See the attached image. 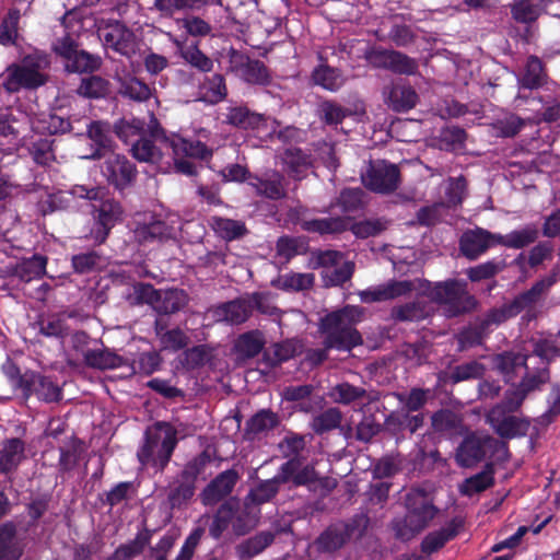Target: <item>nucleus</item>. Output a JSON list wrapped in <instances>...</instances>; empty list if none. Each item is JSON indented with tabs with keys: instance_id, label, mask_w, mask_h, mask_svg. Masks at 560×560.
Segmentation results:
<instances>
[{
	"instance_id": "obj_1",
	"label": "nucleus",
	"mask_w": 560,
	"mask_h": 560,
	"mask_svg": "<svg viewBox=\"0 0 560 560\" xmlns=\"http://www.w3.org/2000/svg\"><path fill=\"white\" fill-rule=\"evenodd\" d=\"M148 132L150 137H141L132 144L133 156L141 161L156 164L160 170L163 167V160L167 156L165 164L170 166V160L173 161L174 168L177 173L184 175H194L196 165L187 159L208 160L212 151L202 142L210 132L200 129L197 140H189L179 136H165L164 130L160 127L158 119L151 115L148 124Z\"/></svg>"
},
{
	"instance_id": "obj_2",
	"label": "nucleus",
	"mask_w": 560,
	"mask_h": 560,
	"mask_svg": "<svg viewBox=\"0 0 560 560\" xmlns=\"http://www.w3.org/2000/svg\"><path fill=\"white\" fill-rule=\"evenodd\" d=\"M385 300L401 296L428 295V299L444 306L446 316L454 317L465 313L472 305V298L466 291V283L460 280H447L431 283L427 280H390L383 283Z\"/></svg>"
},
{
	"instance_id": "obj_3",
	"label": "nucleus",
	"mask_w": 560,
	"mask_h": 560,
	"mask_svg": "<svg viewBox=\"0 0 560 560\" xmlns=\"http://www.w3.org/2000/svg\"><path fill=\"white\" fill-rule=\"evenodd\" d=\"M104 189L101 187H86L75 185L69 190H60L58 194L49 196V210L55 211L61 208H69L70 201L84 199L92 201L93 217L95 220L92 230L95 242L103 243L109 231L114 228L121 214L120 206L112 200H103Z\"/></svg>"
},
{
	"instance_id": "obj_4",
	"label": "nucleus",
	"mask_w": 560,
	"mask_h": 560,
	"mask_svg": "<svg viewBox=\"0 0 560 560\" xmlns=\"http://www.w3.org/2000/svg\"><path fill=\"white\" fill-rule=\"evenodd\" d=\"M362 315L363 308L360 306L347 305L322 318L320 330L325 336V348L350 351L361 345L362 337L354 326L361 320Z\"/></svg>"
},
{
	"instance_id": "obj_5",
	"label": "nucleus",
	"mask_w": 560,
	"mask_h": 560,
	"mask_svg": "<svg viewBox=\"0 0 560 560\" xmlns=\"http://www.w3.org/2000/svg\"><path fill=\"white\" fill-rule=\"evenodd\" d=\"M177 444V431L167 422H156L145 431L144 444L138 452L142 465L163 469Z\"/></svg>"
},
{
	"instance_id": "obj_6",
	"label": "nucleus",
	"mask_w": 560,
	"mask_h": 560,
	"mask_svg": "<svg viewBox=\"0 0 560 560\" xmlns=\"http://www.w3.org/2000/svg\"><path fill=\"white\" fill-rule=\"evenodd\" d=\"M407 514L393 521L392 527L397 538L411 539L421 532L435 515V508L422 492H411L406 498Z\"/></svg>"
},
{
	"instance_id": "obj_7",
	"label": "nucleus",
	"mask_w": 560,
	"mask_h": 560,
	"mask_svg": "<svg viewBox=\"0 0 560 560\" xmlns=\"http://www.w3.org/2000/svg\"><path fill=\"white\" fill-rule=\"evenodd\" d=\"M49 61L46 56L31 54L25 56L19 65H11L4 74L0 75L2 85L8 92H16L20 89H36L46 81L43 70Z\"/></svg>"
},
{
	"instance_id": "obj_8",
	"label": "nucleus",
	"mask_w": 560,
	"mask_h": 560,
	"mask_svg": "<svg viewBox=\"0 0 560 560\" xmlns=\"http://www.w3.org/2000/svg\"><path fill=\"white\" fill-rule=\"evenodd\" d=\"M229 124L256 132L259 138L272 137L278 133L279 139L289 140L294 137L296 129L287 127L284 130L277 131V121L262 115L250 112L246 107H231L226 115Z\"/></svg>"
},
{
	"instance_id": "obj_9",
	"label": "nucleus",
	"mask_w": 560,
	"mask_h": 560,
	"mask_svg": "<svg viewBox=\"0 0 560 560\" xmlns=\"http://www.w3.org/2000/svg\"><path fill=\"white\" fill-rule=\"evenodd\" d=\"M363 185L377 194H390L400 184V173L397 165L384 160L371 161L365 171L361 173Z\"/></svg>"
},
{
	"instance_id": "obj_10",
	"label": "nucleus",
	"mask_w": 560,
	"mask_h": 560,
	"mask_svg": "<svg viewBox=\"0 0 560 560\" xmlns=\"http://www.w3.org/2000/svg\"><path fill=\"white\" fill-rule=\"evenodd\" d=\"M183 230L180 217L170 213L164 220L151 218L149 222L138 224L135 229V238L139 243H155L175 240Z\"/></svg>"
},
{
	"instance_id": "obj_11",
	"label": "nucleus",
	"mask_w": 560,
	"mask_h": 560,
	"mask_svg": "<svg viewBox=\"0 0 560 560\" xmlns=\"http://www.w3.org/2000/svg\"><path fill=\"white\" fill-rule=\"evenodd\" d=\"M493 440L480 433H469L459 443L455 452V462L459 467L471 468L483 460L492 448Z\"/></svg>"
},
{
	"instance_id": "obj_12",
	"label": "nucleus",
	"mask_w": 560,
	"mask_h": 560,
	"mask_svg": "<svg viewBox=\"0 0 560 560\" xmlns=\"http://www.w3.org/2000/svg\"><path fill=\"white\" fill-rule=\"evenodd\" d=\"M316 264L323 268L322 276L327 285H340L353 273V262L346 260L336 250H323L317 254Z\"/></svg>"
},
{
	"instance_id": "obj_13",
	"label": "nucleus",
	"mask_w": 560,
	"mask_h": 560,
	"mask_svg": "<svg viewBox=\"0 0 560 560\" xmlns=\"http://www.w3.org/2000/svg\"><path fill=\"white\" fill-rule=\"evenodd\" d=\"M19 387L28 398L35 395L39 400L55 402L61 399V388L51 377L35 372H26L19 380Z\"/></svg>"
},
{
	"instance_id": "obj_14",
	"label": "nucleus",
	"mask_w": 560,
	"mask_h": 560,
	"mask_svg": "<svg viewBox=\"0 0 560 560\" xmlns=\"http://www.w3.org/2000/svg\"><path fill=\"white\" fill-rule=\"evenodd\" d=\"M100 37L107 49L127 58H130L137 51V39L133 32L119 22L102 28Z\"/></svg>"
},
{
	"instance_id": "obj_15",
	"label": "nucleus",
	"mask_w": 560,
	"mask_h": 560,
	"mask_svg": "<svg viewBox=\"0 0 560 560\" xmlns=\"http://www.w3.org/2000/svg\"><path fill=\"white\" fill-rule=\"evenodd\" d=\"M103 175L118 189L129 186L136 177V167L126 156L110 152L106 154Z\"/></svg>"
},
{
	"instance_id": "obj_16",
	"label": "nucleus",
	"mask_w": 560,
	"mask_h": 560,
	"mask_svg": "<svg viewBox=\"0 0 560 560\" xmlns=\"http://www.w3.org/2000/svg\"><path fill=\"white\" fill-rule=\"evenodd\" d=\"M487 419L494 431L503 438L524 435L528 429L527 422L517 416L502 411L500 408H491Z\"/></svg>"
},
{
	"instance_id": "obj_17",
	"label": "nucleus",
	"mask_w": 560,
	"mask_h": 560,
	"mask_svg": "<svg viewBox=\"0 0 560 560\" xmlns=\"http://www.w3.org/2000/svg\"><path fill=\"white\" fill-rule=\"evenodd\" d=\"M498 233L483 229L467 231L460 238V252L469 259H476L490 246L497 244Z\"/></svg>"
},
{
	"instance_id": "obj_18",
	"label": "nucleus",
	"mask_w": 560,
	"mask_h": 560,
	"mask_svg": "<svg viewBox=\"0 0 560 560\" xmlns=\"http://www.w3.org/2000/svg\"><path fill=\"white\" fill-rule=\"evenodd\" d=\"M372 62L376 67L385 68L399 74H415L418 69L416 60L396 50L376 51L372 57Z\"/></svg>"
},
{
	"instance_id": "obj_19",
	"label": "nucleus",
	"mask_w": 560,
	"mask_h": 560,
	"mask_svg": "<svg viewBox=\"0 0 560 560\" xmlns=\"http://www.w3.org/2000/svg\"><path fill=\"white\" fill-rule=\"evenodd\" d=\"M236 471L230 469L219 474L203 490L202 502L205 505H213L229 495L236 481Z\"/></svg>"
},
{
	"instance_id": "obj_20",
	"label": "nucleus",
	"mask_w": 560,
	"mask_h": 560,
	"mask_svg": "<svg viewBox=\"0 0 560 560\" xmlns=\"http://www.w3.org/2000/svg\"><path fill=\"white\" fill-rule=\"evenodd\" d=\"M47 259L45 256L35 254L28 258L7 267L8 273L21 282H31L40 278L46 270Z\"/></svg>"
},
{
	"instance_id": "obj_21",
	"label": "nucleus",
	"mask_w": 560,
	"mask_h": 560,
	"mask_svg": "<svg viewBox=\"0 0 560 560\" xmlns=\"http://www.w3.org/2000/svg\"><path fill=\"white\" fill-rule=\"evenodd\" d=\"M86 133L94 143L95 149L91 154H86L84 159H101L109 154L110 150V125L103 121H85Z\"/></svg>"
},
{
	"instance_id": "obj_22",
	"label": "nucleus",
	"mask_w": 560,
	"mask_h": 560,
	"mask_svg": "<svg viewBox=\"0 0 560 560\" xmlns=\"http://www.w3.org/2000/svg\"><path fill=\"white\" fill-rule=\"evenodd\" d=\"M384 97L387 105L397 113L408 112L418 102L416 91L406 84H394L384 90Z\"/></svg>"
},
{
	"instance_id": "obj_23",
	"label": "nucleus",
	"mask_w": 560,
	"mask_h": 560,
	"mask_svg": "<svg viewBox=\"0 0 560 560\" xmlns=\"http://www.w3.org/2000/svg\"><path fill=\"white\" fill-rule=\"evenodd\" d=\"M416 300L401 305H396L390 311V316L397 322H418L427 318L432 307L427 304L428 295H415Z\"/></svg>"
},
{
	"instance_id": "obj_24",
	"label": "nucleus",
	"mask_w": 560,
	"mask_h": 560,
	"mask_svg": "<svg viewBox=\"0 0 560 560\" xmlns=\"http://www.w3.org/2000/svg\"><path fill=\"white\" fill-rule=\"evenodd\" d=\"M207 5H222L221 0H154L153 9L162 18H172L178 12L200 10Z\"/></svg>"
},
{
	"instance_id": "obj_25",
	"label": "nucleus",
	"mask_w": 560,
	"mask_h": 560,
	"mask_svg": "<svg viewBox=\"0 0 560 560\" xmlns=\"http://www.w3.org/2000/svg\"><path fill=\"white\" fill-rule=\"evenodd\" d=\"M23 540L12 523L0 526V560H19L23 553Z\"/></svg>"
},
{
	"instance_id": "obj_26",
	"label": "nucleus",
	"mask_w": 560,
	"mask_h": 560,
	"mask_svg": "<svg viewBox=\"0 0 560 560\" xmlns=\"http://www.w3.org/2000/svg\"><path fill=\"white\" fill-rule=\"evenodd\" d=\"M250 315L248 296L231 301L218 306L214 310L217 320L237 325L245 322Z\"/></svg>"
},
{
	"instance_id": "obj_27",
	"label": "nucleus",
	"mask_w": 560,
	"mask_h": 560,
	"mask_svg": "<svg viewBox=\"0 0 560 560\" xmlns=\"http://www.w3.org/2000/svg\"><path fill=\"white\" fill-rule=\"evenodd\" d=\"M226 96L225 80L222 74L203 75L199 80L198 100L208 104H217Z\"/></svg>"
},
{
	"instance_id": "obj_28",
	"label": "nucleus",
	"mask_w": 560,
	"mask_h": 560,
	"mask_svg": "<svg viewBox=\"0 0 560 560\" xmlns=\"http://www.w3.org/2000/svg\"><path fill=\"white\" fill-rule=\"evenodd\" d=\"M350 537V526L338 523L329 526L316 540V547L323 552H332L345 545Z\"/></svg>"
},
{
	"instance_id": "obj_29",
	"label": "nucleus",
	"mask_w": 560,
	"mask_h": 560,
	"mask_svg": "<svg viewBox=\"0 0 560 560\" xmlns=\"http://www.w3.org/2000/svg\"><path fill=\"white\" fill-rule=\"evenodd\" d=\"M315 477V469L308 465L302 466L298 459H289L279 469V478L282 479V482L292 481L295 485H307Z\"/></svg>"
},
{
	"instance_id": "obj_30",
	"label": "nucleus",
	"mask_w": 560,
	"mask_h": 560,
	"mask_svg": "<svg viewBox=\"0 0 560 560\" xmlns=\"http://www.w3.org/2000/svg\"><path fill=\"white\" fill-rule=\"evenodd\" d=\"M195 476L188 471H183L180 476L171 485L168 500L172 508H179L187 503L195 494Z\"/></svg>"
},
{
	"instance_id": "obj_31",
	"label": "nucleus",
	"mask_w": 560,
	"mask_h": 560,
	"mask_svg": "<svg viewBox=\"0 0 560 560\" xmlns=\"http://www.w3.org/2000/svg\"><path fill=\"white\" fill-rule=\"evenodd\" d=\"M537 237L538 228L534 224H528L505 235L498 233L497 244L508 248L520 249L534 243Z\"/></svg>"
},
{
	"instance_id": "obj_32",
	"label": "nucleus",
	"mask_w": 560,
	"mask_h": 560,
	"mask_svg": "<svg viewBox=\"0 0 560 560\" xmlns=\"http://www.w3.org/2000/svg\"><path fill=\"white\" fill-rule=\"evenodd\" d=\"M556 282L553 276L537 281L529 290L517 295L511 303L518 315L522 311L537 303L540 296Z\"/></svg>"
},
{
	"instance_id": "obj_33",
	"label": "nucleus",
	"mask_w": 560,
	"mask_h": 560,
	"mask_svg": "<svg viewBox=\"0 0 560 560\" xmlns=\"http://www.w3.org/2000/svg\"><path fill=\"white\" fill-rule=\"evenodd\" d=\"M431 419L434 431L442 435L453 438L463 433L462 419L451 410H439Z\"/></svg>"
},
{
	"instance_id": "obj_34",
	"label": "nucleus",
	"mask_w": 560,
	"mask_h": 560,
	"mask_svg": "<svg viewBox=\"0 0 560 560\" xmlns=\"http://www.w3.org/2000/svg\"><path fill=\"white\" fill-rule=\"evenodd\" d=\"M459 524L451 521L446 526L428 534L421 544L424 553H433L458 534Z\"/></svg>"
},
{
	"instance_id": "obj_35",
	"label": "nucleus",
	"mask_w": 560,
	"mask_h": 560,
	"mask_svg": "<svg viewBox=\"0 0 560 560\" xmlns=\"http://www.w3.org/2000/svg\"><path fill=\"white\" fill-rule=\"evenodd\" d=\"M83 360L86 365L98 370L120 368L124 363L119 355L102 348L86 349V351L83 352Z\"/></svg>"
},
{
	"instance_id": "obj_36",
	"label": "nucleus",
	"mask_w": 560,
	"mask_h": 560,
	"mask_svg": "<svg viewBox=\"0 0 560 560\" xmlns=\"http://www.w3.org/2000/svg\"><path fill=\"white\" fill-rule=\"evenodd\" d=\"M283 483L279 478V472L272 478L265 480L250 490L245 500L247 509L250 506H258L262 503L269 502L279 491V485Z\"/></svg>"
},
{
	"instance_id": "obj_37",
	"label": "nucleus",
	"mask_w": 560,
	"mask_h": 560,
	"mask_svg": "<svg viewBox=\"0 0 560 560\" xmlns=\"http://www.w3.org/2000/svg\"><path fill=\"white\" fill-rule=\"evenodd\" d=\"M283 163L290 176L301 179L310 170L312 160L301 149L289 148L284 152Z\"/></svg>"
},
{
	"instance_id": "obj_38",
	"label": "nucleus",
	"mask_w": 560,
	"mask_h": 560,
	"mask_svg": "<svg viewBox=\"0 0 560 560\" xmlns=\"http://www.w3.org/2000/svg\"><path fill=\"white\" fill-rule=\"evenodd\" d=\"M119 93L130 100L143 102L151 96V89L132 74L117 75Z\"/></svg>"
},
{
	"instance_id": "obj_39",
	"label": "nucleus",
	"mask_w": 560,
	"mask_h": 560,
	"mask_svg": "<svg viewBox=\"0 0 560 560\" xmlns=\"http://www.w3.org/2000/svg\"><path fill=\"white\" fill-rule=\"evenodd\" d=\"M527 357L521 352L506 351L497 354L492 362L494 368L509 382L513 378L516 371L526 365Z\"/></svg>"
},
{
	"instance_id": "obj_40",
	"label": "nucleus",
	"mask_w": 560,
	"mask_h": 560,
	"mask_svg": "<svg viewBox=\"0 0 560 560\" xmlns=\"http://www.w3.org/2000/svg\"><path fill=\"white\" fill-rule=\"evenodd\" d=\"M266 343L265 336L259 330H250L242 334L236 342L235 350L242 358H254L260 353Z\"/></svg>"
},
{
	"instance_id": "obj_41",
	"label": "nucleus",
	"mask_w": 560,
	"mask_h": 560,
	"mask_svg": "<svg viewBox=\"0 0 560 560\" xmlns=\"http://www.w3.org/2000/svg\"><path fill=\"white\" fill-rule=\"evenodd\" d=\"M235 517V502H224L212 517L209 525V534L212 538L219 539L222 535L232 527V522Z\"/></svg>"
},
{
	"instance_id": "obj_42",
	"label": "nucleus",
	"mask_w": 560,
	"mask_h": 560,
	"mask_svg": "<svg viewBox=\"0 0 560 560\" xmlns=\"http://www.w3.org/2000/svg\"><path fill=\"white\" fill-rule=\"evenodd\" d=\"M31 127L36 132L48 135L65 133L74 130L70 120L57 115H43L42 118L31 119Z\"/></svg>"
},
{
	"instance_id": "obj_43",
	"label": "nucleus",
	"mask_w": 560,
	"mask_h": 560,
	"mask_svg": "<svg viewBox=\"0 0 560 560\" xmlns=\"http://www.w3.org/2000/svg\"><path fill=\"white\" fill-rule=\"evenodd\" d=\"M302 230L310 233L334 234L346 230L347 222L342 218H323L312 220H300Z\"/></svg>"
},
{
	"instance_id": "obj_44",
	"label": "nucleus",
	"mask_w": 560,
	"mask_h": 560,
	"mask_svg": "<svg viewBox=\"0 0 560 560\" xmlns=\"http://www.w3.org/2000/svg\"><path fill=\"white\" fill-rule=\"evenodd\" d=\"M275 540L271 532H260L248 538L237 547V553L242 560L250 559L262 552Z\"/></svg>"
},
{
	"instance_id": "obj_45",
	"label": "nucleus",
	"mask_w": 560,
	"mask_h": 560,
	"mask_svg": "<svg viewBox=\"0 0 560 560\" xmlns=\"http://www.w3.org/2000/svg\"><path fill=\"white\" fill-rule=\"evenodd\" d=\"M282 179L279 173H272L266 175L264 178H256L250 185L255 187L257 194L277 200L285 195Z\"/></svg>"
},
{
	"instance_id": "obj_46",
	"label": "nucleus",
	"mask_w": 560,
	"mask_h": 560,
	"mask_svg": "<svg viewBox=\"0 0 560 560\" xmlns=\"http://www.w3.org/2000/svg\"><path fill=\"white\" fill-rule=\"evenodd\" d=\"M312 79L316 85L330 92L338 91L345 83L342 73L338 69L326 65L317 67L313 71Z\"/></svg>"
},
{
	"instance_id": "obj_47",
	"label": "nucleus",
	"mask_w": 560,
	"mask_h": 560,
	"mask_svg": "<svg viewBox=\"0 0 560 560\" xmlns=\"http://www.w3.org/2000/svg\"><path fill=\"white\" fill-rule=\"evenodd\" d=\"M179 56L191 67L201 72H210L213 68V61L206 56L197 45H184L176 42Z\"/></svg>"
},
{
	"instance_id": "obj_48",
	"label": "nucleus",
	"mask_w": 560,
	"mask_h": 560,
	"mask_svg": "<svg viewBox=\"0 0 560 560\" xmlns=\"http://www.w3.org/2000/svg\"><path fill=\"white\" fill-rule=\"evenodd\" d=\"M493 465L487 464L480 472L465 479L460 487V492L466 495H472L485 491L493 485Z\"/></svg>"
},
{
	"instance_id": "obj_49",
	"label": "nucleus",
	"mask_w": 560,
	"mask_h": 560,
	"mask_svg": "<svg viewBox=\"0 0 560 560\" xmlns=\"http://www.w3.org/2000/svg\"><path fill=\"white\" fill-rule=\"evenodd\" d=\"M187 303V295L183 290L171 289L160 291L155 310L160 314H172L178 312Z\"/></svg>"
},
{
	"instance_id": "obj_50",
	"label": "nucleus",
	"mask_w": 560,
	"mask_h": 560,
	"mask_svg": "<svg viewBox=\"0 0 560 560\" xmlns=\"http://www.w3.org/2000/svg\"><path fill=\"white\" fill-rule=\"evenodd\" d=\"M545 79L541 61L534 56L527 59L524 72L517 77L520 88L523 89H537L541 85Z\"/></svg>"
},
{
	"instance_id": "obj_51",
	"label": "nucleus",
	"mask_w": 560,
	"mask_h": 560,
	"mask_svg": "<svg viewBox=\"0 0 560 560\" xmlns=\"http://www.w3.org/2000/svg\"><path fill=\"white\" fill-rule=\"evenodd\" d=\"M24 453V443L20 439H10L4 442L0 452V469L8 472L21 462Z\"/></svg>"
},
{
	"instance_id": "obj_52",
	"label": "nucleus",
	"mask_w": 560,
	"mask_h": 560,
	"mask_svg": "<svg viewBox=\"0 0 560 560\" xmlns=\"http://www.w3.org/2000/svg\"><path fill=\"white\" fill-rule=\"evenodd\" d=\"M279 423L277 413L262 409L254 415L247 422V434L262 435L273 430Z\"/></svg>"
},
{
	"instance_id": "obj_53",
	"label": "nucleus",
	"mask_w": 560,
	"mask_h": 560,
	"mask_svg": "<svg viewBox=\"0 0 560 560\" xmlns=\"http://www.w3.org/2000/svg\"><path fill=\"white\" fill-rule=\"evenodd\" d=\"M364 192L361 188H346L340 192V196L335 202H331L330 208H339L342 213H351L358 211L363 206Z\"/></svg>"
},
{
	"instance_id": "obj_54",
	"label": "nucleus",
	"mask_w": 560,
	"mask_h": 560,
	"mask_svg": "<svg viewBox=\"0 0 560 560\" xmlns=\"http://www.w3.org/2000/svg\"><path fill=\"white\" fill-rule=\"evenodd\" d=\"M210 224L213 229V231L221 236L224 240L232 241L235 238L241 237L245 234L246 229L243 222L226 219V218H220V217H213L210 220Z\"/></svg>"
},
{
	"instance_id": "obj_55",
	"label": "nucleus",
	"mask_w": 560,
	"mask_h": 560,
	"mask_svg": "<svg viewBox=\"0 0 560 560\" xmlns=\"http://www.w3.org/2000/svg\"><path fill=\"white\" fill-rule=\"evenodd\" d=\"M101 66V59L84 50H78L68 61L65 67L69 72H93Z\"/></svg>"
},
{
	"instance_id": "obj_56",
	"label": "nucleus",
	"mask_w": 560,
	"mask_h": 560,
	"mask_svg": "<svg viewBox=\"0 0 560 560\" xmlns=\"http://www.w3.org/2000/svg\"><path fill=\"white\" fill-rule=\"evenodd\" d=\"M409 412L410 411H401L397 415H390L386 420L387 427L407 430L411 434L416 433L423 425L424 416L422 413L410 416Z\"/></svg>"
},
{
	"instance_id": "obj_57",
	"label": "nucleus",
	"mask_w": 560,
	"mask_h": 560,
	"mask_svg": "<svg viewBox=\"0 0 560 560\" xmlns=\"http://www.w3.org/2000/svg\"><path fill=\"white\" fill-rule=\"evenodd\" d=\"M155 328L163 349L177 351L187 346L188 337L182 329L174 328L170 330H164L163 327L160 325V322H156Z\"/></svg>"
},
{
	"instance_id": "obj_58",
	"label": "nucleus",
	"mask_w": 560,
	"mask_h": 560,
	"mask_svg": "<svg viewBox=\"0 0 560 560\" xmlns=\"http://www.w3.org/2000/svg\"><path fill=\"white\" fill-rule=\"evenodd\" d=\"M341 421V411L338 408L331 407L313 418L312 428L316 433L322 434L324 432L337 429Z\"/></svg>"
},
{
	"instance_id": "obj_59",
	"label": "nucleus",
	"mask_w": 560,
	"mask_h": 560,
	"mask_svg": "<svg viewBox=\"0 0 560 560\" xmlns=\"http://www.w3.org/2000/svg\"><path fill=\"white\" fill-rule=\"evenodd\" d=\"M330 398L342 405H349L366 396V390L362 387L353 386L349 383H340L331 388Z\"/></svg>"
},
{
	"instance_id": "obj_60",
	"label": "nucleus",
	"mask_w": 560,
	"mask_h": 560,
	"mask_svg": "<svg viewBox=\"0 0 560 560\" xmlns=\"http://www.w3.org/2000/svg\"><path fill=\"white\" fill-rule=\"evenodd\" d=\"M161 290L154 289L152 284L138 282L133 284L132 291L129 293L128 299L131 304H148L155 310V304L159 301Z\"/></svg>"
},
{
	"instance_id": "obj_61",
	"label": "nucleus",
	"mask_w": 560,
	"mask_h": 560,
	"mask_svg": "<svg viewBox=\"0 0 560 560\" xmlns=\"http://www.w3.org/2000/svg\"><path fill=\"white\" fill-rule=\"evenodd\" d=\"M21 13L18 9H11L0 24V44L13 45L18 37V25Z\"/></svg>"
},
{
	"instance_id": "obj_62",
	"label": "nucleus",
	"mask_w": 560,
	"mask_h": 560,
	"mask_svg": "<svg viewBox=\"0 0 560 560\" xmlns=\"http://www.w3.org/2000/svg\"><path fill=\"white\" fill-rule=\"evenodd\" d=\"M30 153L36 164L48 166L55 161L54 140L40 138L34 141L30 148Z\"/></svg>"
},
{
	"instance_id": "obj_63",
	"label": "nucleus",
	"mask_w": 560,
	"mask_h": 560,
	"mask_svg": "<svg viewBox=\"0 0 560 560\" xmlns=\"http://www.w3.org/2000/svg\"><path fill=\"white\" fill-rule=\"evenodd\" d=\"M429 394V389L412 388L409 393H397L396 397L402 411H418L425 405Z\"/></svg>"
},
{
	"instance_id": "obj_64",
	"label": "nucleus",
	"mask_w": 560,
	"mask_h": 560,
	"mask_svg": "<svg viewBox=\"0 0 560 560\" xmlns=\"http://www.w3.org/2000/svg\"><path fill=\"white\" fill-rule=\"evenodd\" d=\"M320 118L330 126H337L347 116L350 110L330 101L323 102L318 107Z\"/></svg>"
}]
</instances>
